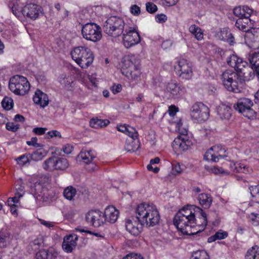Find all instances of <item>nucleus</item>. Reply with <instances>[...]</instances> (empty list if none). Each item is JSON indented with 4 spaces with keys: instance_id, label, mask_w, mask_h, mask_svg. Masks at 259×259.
<instances>
[{
    "instance_id": "obj_1",
    "label": "nucleus",
    "mask_w": 259,
    "mask_h": 259,
    "mask_svg": "<svg viewBox=\"0 0 259 259\" xmlns=\"http://www.w3.org/2000/svg\"><path fill=\"white\" fill-rule=\"evenodd\" d=\"M174 224L184 234L193 235L203 230L207 224L206 214L199 207L188 205L175 215Z\"/></svg>"
},
{
    "instance_id": "obj_2",
    "label": "nucleus",
    "mask_w": 259,
    "mask_h": 259,
    "mask_svg": "<svg viewBox=\"0 0 259 259\" xmlns=\"http://www.w3.org/2000/svg\"><path fill=\"white\" fill-rule=\"evenodd\" d=\"M136 219L147 227H153L158 224L160 215L155 205L143 203L138 205L136 209Z\"/></svg>"
},
{
    "instance_id": "obj_3",
    "label": "nucleus",
    "mask_w": 259,
    "mask_h": 259,
    "mask_svg": "<svg viewBox=\"0 0 259 259\" xmlns=\"http://www.w3.org/2000/svg\"><path fill=\"white\" fill-rule=\"evenodd\" d=\"M245 74L244 72L226 70L223 73L221 77L224 86L229 91L240 93L244 86Z\"/></svg>"
},
{
    "instance_id": "obj_4",
    "label": "nucleus",
    "mask_w": 259,
    "mask_h": 259,
    "mask_svg": "<svg viewBox=\"0 0 259 259\" xmlns=\"http://www.w3.org/2000/svg\"><path fill=\"white\" fill-rule=\"evenodd\" d=\"M70 54L73 60L82 68L88 67L94 60L92 52L87 47H75L71 51Z\"/></svg>"
},
{
    "instance_id": "obj_5",
    "label": "nucleus",
    "mask_w": 259,
    "mask_h": 259,
    "mask_svg": "<svg viewBox=\"0 0 259 259\" xmlns=\"http://www.w3.org/2000/svg\"><path fill=\"white\" fill-rule=\"evenodd\" d=\"M122 18L117 16H111L107 19L104 26V32L108 35L117 37L123 33L125 30V26Z\"/></svg>"
},
{
    "instance_id": "obj_6",
    "label": "nucleus",
    "mask_w": 259,
    "mask_h": 259,
    "mask_svg": "<svg viewBox=\"0 0 259 259\" xmlns=\"http://www.w3.org/2000/svg\"><path fill=\"white\" fill-rule=\"evenodd\" d=\"M9 87L16 95H24L29 90L30 84L26 77L15 75L10 79Z\"/></svg>"
},
{
    "instance_id": "obj_7",
    "label": "nucleus",
    "mask_w": 259,
    "mask_h": 259,
    "mask_svg": "<svg viewBox=\"0 0 259 259\" xmlns=\"http://www.w3.org/2000/svg\"><path fill=\"white\" fill-rule=\"evenodd\" d=\"M121 72L128 79L138 81L140 80L141 71L139 67L129 59H124L121 65Z\"/></svg>"
},
{
    "instance_id": "obj_8",
    "label": "nucleus",
    "mask_w": 259,
    "mask_h": 259,
    "mask_svg": "<svg viewBox=\"0 0 259 259\" xmlns=\"http://www.w3.org/2000/svg\"><path fill=\"white\" fill-rule=\"evenodd\" d=\"M122 35L123 45L126 48H131L140 42V36L137 28L132 25L125 26Z\"/></svg>"
},
{
    "instance_id": "obj_9",
    "label": "nucleus",
    "mask_w": 259,
    "mask_h": 259,
    "mask_svg": "<svg viewBox=\"0 0 259 259\" xmlns=\"http://www.w3.org/2000/svg\"><path fill=\"white\" fill-rule=\"evenodd\" d=\"M81 33L84 38L93 42L100 40L102 37L101 27L94 23L83 25Z\"/></svg>"
},
{
    "instance_id": "obj_10",
    "label": "nucleus",
    "mask_w": 259,
    "mask_h": 259,
    "mask_svg": "<svg viewBox=\"0 0 259 259\" xmlns=\"http://www.w3.org/2000/svg\"><path fill=\"white\" fill-rule=\"evenodd\" d=\"M190 115L195 122L204 121L209 117V110L202 103H195L191 108Z\"/></svg>"
},
{
    "instance_id": "obj_11",
    "label": "nucleus",
    "mask_w": 259,
    "mask_h": 259,
    "mask_svg": "<svg viewBox=\"0 0 259 259\" xmlns=\"http://www.w3.org/2000/svg\"><path fill=\"white\" fill-rule=\"evenodd\" d=\"M12 9L13 14L16 16L19 12H22L24 16L32 20H35L42 14L41 7L34 4H27L23 9L20 10L17 9L15 6H14Z\"/></svg>"
},
{
    "instance_id": "obj_12",
    "label": "nucleus",
    "mask_w": 259,
    "mask_h": 259,
    "mask_svg": "<svg viewBox=\"0 0 259 259\" xmlns=\"http://www.w3.org/2000/svg\"><path fill=\"white\" fill-rule=\"evenodd\" d=\"M253 103L251 100L247 98H240L238 100L234 108L239 113H242L244 116L248 118L252 117L255 115L254 111L251 108Z\"/></svg>"
},
{
    "instance_id": "obj_13",
    "label": "nucleus",
    "mask_w": 259,
    "mask_h": 259,
    "mask_svg": "<svg viewBox=\"0 0 259 259\" xmlns=\"http://www.w3.org/2000/svg\"><path fill=\"white\" fill-rule=\"evenodd\" d=\"M175 70L176 73L182 79H190L193 75L191 64L186 59H181L176 62Z\"/></svg>"
},
{
    "instance_id": "obj_14",
    "label": "nucleus",
    "mask_w": 259,
    "mask_h": 259,
    "mask_svg": "<svg viewBox=\"0 0 259 259\" xmlns=\"http://www.w3.org/2000/svg\"><path fill=\"white\" fill-rule=\"evenodd\" d=\"M226 150L222 146L218 145L211 147L208 150L204 156V159L217 162L219 159H223L227 156L226 154Z\"/></svg>"
},
{
    "instance_id": "obj_15",
    "label": "nucleus",
    "mask_w": 259,
    "mask_h": 259,
    "mask_svg": "<svg viewBox=\"0 0 259 259\" xmlns=\"http://www.w3.org/2000/svg\"><path fill=\"white\" fill-rule=\"evenodd\" d=\"M85 218L87 222L95 227H99L105 223L103 213L98 210L89 211Z\"/></svg>"
},
{
    "instance_id": "obj_16",
    "label": "nucleus",
    "mask_w": 259,
    "mask_h": 259,
    "mask_svg": "<svg viewBox=\"0 0 259 259\" xmlns=\"http://www.w3.org/2000/svg\"><path fill=\"white\" fill-rule=\"evenodd\" d=\"M245 43L253 49H259V28H252L245 33Z\"/></svg>"
},
{
    "instance_id": "obj_17",
    "label": "nucleus",
    "mask_w": 259,
    "mask_h": 259,
    "mask_svg": "<svg viewBox=\"0 0 259 259\" xmlns=\"http://www.w3.org/2000/svg\"><path fill=\"white\" fill-rule=\"evenodd\" d=\"M78 159L82 160L85 163L91 164L90 167L88 168L89 170L93 171L97 169L98 166L92 162L93 159L96 157V154L92 150H82L78 155Z\"/></svg>"
},
{
    "instance_id": "obj_18",
    "label": "nucleus",
    "mask_w": 259,
    "mask_h": 259,
    "mask_svg": "<svg viewBox=\"0 0 259 259\" xmlns=\"http://www.w3.org/2000/svg\"><path fill=\"white\" fill-rule=\"evenodd\" d=\"M192 145V142L188 139L186 135H181L176 138L173 143L174 149H179L181 151L188 150Z\"/></svg>"
},
{
    "instance_id": "obj_19",
    "label": "nucleus",
    "mask_w": 259,
    "mask_h": 259,
    "mask_svg": "<svg viewBox=\"0 0 259 259\" xmlns=\"http://www.w3.org/2000/svg\"><path fill=\"white\" fill-rule=\"evenodd\" d=\"M227 61L228 64L234 68L236 71L243 72V68L248 65L247 62L235 54L230 55Z\"/></svg>"
},
{
    "instance_id": "obj_20",
    "label": "nucleus",
    "mask_w": 259,
    "mask_h": 259,
    "mask_svg": "<svg viewBox=\"0 0 259 259\" xmlns=\"http://www.w3.org/2000/svg\"><path fill=\"white\" fill-rule=\"evenodd\" d=\"M78 236L75 234H72L64 237L62 243L63 249L67 253H71L77 245Z\"/></svg>"
},
{
    "instance_id": "obj_21",
    "label": "nucleus",
    "mask_w": 259,
    "mask_h": 259,
    "mask_svg": "<svg viewBox=\"0 0 259 259\" xmlns=\"http://www.w3.org/2000/svg\"><path fill=\"white\" fill-rule=\"evenodd\" d=\"M126 230L134 236L139 235L142 232L143 224H141L138 220H127L125 222Z\"/></svg>"
},
{
    "instance_id": "obj_22",
    "label": "nucleus",
    "mask_w": 259,
    "mask_h": 259,
    "mask_svg": "<svg viewBox=\"0 0 259 259\" xmlns=\"http://www.w3.org/2000/svg\"><path fill=\"white\" fill-rule=\"evenodd\" d=\"M166 90L172 97L177 98L184 93L185 88L176 82L171 81L166 84Z\"/></svg>"
},
{
    "instance_id": "obj_23",
    "label": "nucleus",
    "mask_w": 259,
    "mask_h": 259,
    "mask_svg": "<svg viewBox=\"0 0 259 259\" xmlns=\"http://www.w3.org/2000/svg\"><path fill=\"white\" fill-rule=\"evenodd\" d=\"M33 100L35 104L39 105L43 108L47 106L49 103L48 95L39 90L35 91Z\"/></svg>"
},
{
    "instance_id": "obj_24",
    "label": "nucleus",
    "mask_w": 259,
    "mask_h": 259,
    "mask_svg": "<svg viewBox=\"0 0 259 259\" xmlns=\"http://www.w3.org/2000/svg\"><path fill=\"white\" fill-rule=\"evenodd\" d=\"M104 216L105 218V222L107 221L110 223H115L119 215L118 210L113 206H108L105 208Z\"/></svg>"
},
{
    "instance_id": "obj_25",
    "label": "nucleus",
    "mask_w": 259,
    "mask_h": 259,
    "mask_svg": "<svg viewBox=\"0 0 259 259\" xmlns=\"http://www.w3.org/2000/svg\"><path fill=\"white\" fill-rule=\"evenodd\" d=\"M117 128L118 131L127 135L132 138L133 140H136L138 138V133L137 131L135 128L131 126L120 125L118 126Z\"/></svg>"
},
{
    "instance_id": "obj_26",
    "label": "nucleus",
    "mask_w": 259,
    "mask_h": 259,
    "mask_svg": "<svg viewBox=\"0 0 259 259\" xmlns=\"http://www.w3.org/2000/svg\"><path fill=\"white\" fill-rule=\"evenodd\" d=\"M197 200L201 206L205 209L209 208L212 201L211 196L206 193L199 194L197 196Z\"/></svg>"
},
{
    "instance_id": "obj_27",
    "label": "nucleus",
    "mask_w": 259,
    "mask_h": 259,
    "mask_svg": "<svg viewBox=\"0 0 259 259\" xmlns=\"http://www.w3.org/2000/svg\"><path fill=\"white\" fill-rule=\"evenodd\" d=\"M217 112L218 116L222 119L228 120L232 114L231 107L226 105L220 106L218 108Z\"/></svg>"
},
{
    "instance_id": "obj_28",
    "label": "nucleus",
    "mask_w": 259,
    "mask_h": 259,
    "mask_svg": "<svg viewBox=\"0 0 259 259\" xmlns=\"http://www.w3.org/2000/svg\"><path fill=\"white\" fill-rule=\"evenodd\" d=\"M231 170L235 172H242L244 174L250 173L251 169L243 163H234L230 164Z\"/></svg>"
},
{
    "instance_id": "obj_29",
    "label": "nucleus",
    "mask_w": 259,
    "mask_h": 259,
    "mask_svg": "<svg viewBox=\"0 0 259 259\" xmlns=\"http://www.w3.org/2000/svg\"><path fill=\"white\" fill-rule=\"evenodd\" d=\"M251 68L256 72L259 78V52L253 53L249 58Z\"/></svg>"
},
{
    "instance_id": "obj_30",
    "label": "nucleus",
    "mask_w": 259,
    "mask_h": 259,
    "mask_svg": "<svg viewBox=\"0 0 259 259\" xmlns=\"http://www.w3.org/2000/svg\"><path fill=\"white\" fill-rule=\"evenodd\" d=\"M220 38L221 39L228 42L231 45L234 42V37L228 28H224L221 30Z\"/></svg>"
},
{
    "instance_id": "obj_31",
    "label": "nucleus",
    "mask_w": 259,
    "mask_h": 259,
    "mask_svg": "<svg viewBox=\"0 0 259 259\" xmlns=\"http://www.w3.org/2000/svg\"><path fill=\"white\" fill-rule=\"evenodd\" d=\"M190 32L195 36L196 39L198 40H201L203 39V31L198 26L196 25H191L189 28Z\"/></svg>"
},
{
    "instance_id": "obj_32",
    "label": "nucleus",
    "mask_w": 259,
    "mask_h": 259,
    "mask_svg": "<svg viewBox=\"0 0 259 259\" xmlns=\"http://www.w3.org/2000/svg\"><path fill=\"white\" fill-rule=\"evenodd\" d=\"M245 259H259V246L254 245L249 249L246 254Z\"/></svg>"
},
{
    "instance_id": "obj_33",
    "label": "nucleus",
    "mask_w": 259,
    "mask_h": 259,
    "mask_svg": "<svg viewBox=\"0 0 259 259\" xmlns=\"http://www.w3.org/2000/svg\"><path fill=\"white\" fill-rule=\"evenodd\" d=\"M42 167L48 171L56 170V157H52L46 159L43 163Z\"/></svg>"
},
{
    "instance_id": "obj_34",
    "label": "nucleus",
    "mask_w": 259,
    "mask_h": 259,
    "mask_svg": "<svg viewBox=\"0 0 259 259\" xmlns=\"http://www.w3.org/2000/svg\"><path fill=\"white\" fill-rule=\"evenodd\" d=\"M68 166L69 163L66 158L56 157V170H64Z\"/></svg>"
},
{
    "instance_id": "obj_35",
    "label": "nucleus",
    "mask_w": 259,
    "mask_h": 259,
    "mask_svg": "<svg viewBox=\"0 0 259 259\" xmlns=\"http://www.w3.org/2000/svg\"><path fill=\"white\" fill-rule=\"evenodd\" d=\"M249 190L251 195L252 201L259 203V185L250 186Z\"/></svg>"
},
{
    "instance_id": "obj_36",
    "label": "nucleus",
    "mask_w": 259,
    "mask_h": 259,
    "mask_svg": "<svg viewBox=\"0 0 259 259\" xmlns=\"http://www.w3.org/2000/svg\"><path fill=\"white\" fill-rule=\"evenodd\" d=\"M18 165L20 166H24L27 164H29L31 160L30 158V153H26L23 154L17 158L15 159Z\"/></svg>"
},
{
    "instance_id": "obj_37",
    "label": "nucleus",
    "mask_w": 259,
    "mask_h": 259,
    "mask_svg": "<svg viewBox=\"0 0 259 259\" xmlns=\"http://www.w3.org/2000/svg\"><path fill=\"white\" fill-rule=\"evenodd\" d=\"M76 194L75 188L72 186L66 188L63 192L64 196L66 199L69 200H72Z\"/></svg>"
},
{
    "instance_id": "obj_38",
    "label": "nucleus",
    "mask_w": 259,
    "mask_h": 259,
    "mask_svg": "<svg viewBox=\"0 0 259 259\" xmlns=\"http://www.w3.org/2000/svg\"><path fill=\"white\" fill-rule=\"evenodd\" d=\"M109 123L108 120H102L99 119H92L90 121V124L94 128H99L106 126Z\"/></svg>"
},
{
    "instance_id": "obj_39",
    "label": "nucleus",
    "mask_w": 259,
    "mask_h": 259,
    "mask_svg": "<svg viewBox=\"0 0 259 259\" xmlns=\"http://www.w3.org/2000/svg\"><path fill=\"white\" fill-rule=\"evenodd\" d=\"M46 154L45 150H37L30 154L31 160L35 161L40 160L46 155Z\"/></svg>"
},
{
    "instance_id": "obj_40",
    "label": "nucleus",
    "mask_w": 259,
    "mask_h": 259,
    "mask_svg": "<svg viewBox=\"0 0 259 259\" xmlns=\"http://www.w3.org/2000/svg\"><path fill=\"white\" fill-rule=\"evenodd\" d=\"M191 259H209V256L205 251L198 250L193 253Z\"/></svg>"
},
{
    "instance_id": "obj_41",
    "label": "nucleus",
    "mask_w": 259,
    "mask_h": 259,
    "mask_svg": "<svg viewBox=\"0 0 259 259\" xmlns=\"http://www.w3.org/2000/svg\"><path fill=\"white\" fill-rule=\"evenodd\" d=\"M134 140L125 146V149L127 152H134L137 151L140 148V144L139 141H135Z\"/></svg>"
},
{
    "instance_id": "obj_42",
    "label": "nucleus",
    "mask_w": 259,
    "mask_h": 259,
    "mask_svg": "<svg viewBox=\"0 0 259 259\" xmlns=\"http://www.w3.org/2000/svg\"><path fill=\"white\" fill-rule=\"evenodd\" d=\"M2 105L5 109L9 110L13 107V100L10 97H5L2 101Z\"/></svg>"
},
{
    "instance_id": "obj_43",
    "label": "nucleus",
    "mask_w": 259,
    "mask_h": 259,
    "mask_svg": "<svg viewBox=\"0 0 259 259\" xmlns=\"http://www.w3.org/2000/svg\"><path fill=\"white\" fill-rule=\"evenodd\" d=\"M249 21H243V19H238L236 20L235 26L239 29L244 32H246V33L248 32V29L247 28V25Z\"/></svg>"
},
{
    "instance_id": "obj_44",
    "label": "nucleus",
    "mask_w": 259,
    "mask_h": 259,
    "mask_svg": "<svg viewBox=\"0 0 259 259\" xmlns=\"http://www.w3.org/2000/svg\"><path fill=\"white\" fill-rule=\"evenodd\" d=\"M243 8L244 9V13H243L244 20L250 22L251 19H250V17L254 14V11L247 6H243Z\"/></svg>"
},
{
    "instance_id": "obj_45",
    "label": "nucleus",
    "mask_w": 259,
    "mask_h": 259,
    "mask_svg": "<svg viewBox=\"0 0 259 259\" xmlns=\"http://www.w3.org/2000/svg\"><path fill=\"white\" fill-rule=\"evenodd\" d=\"M172 167L175 175L182 173L185 169V166L183 164L176 161L172 163Z\"/></svg>"
},
{
    "instance_id": "obj_46",
    "label": "nucleus",
    "mask_w": 259,
    "mask_h": 259,
    "mask_svg": "<svg viewBox=\"0 0 259 259\" xmlns=\"http://www.w3.org/2000/svg\"><path fill=\"white\" fill-rule=\"evenodd\" d=\"M30 246L34 250L39 249L43 246V240L42 239H36L30 243Z\"/></svg>"
},
{
    "instance_id": "obj_47",
    "label": "nucleus",
    "mask_w": 259,
    "mask_h": 259,
    "mask_svg": "<svg viewBox=\"0 0 259 259\" xmlns=\"http://www.w3.org/2000/svg\"><path fill=\"white\" fill-rule=\"evenodd\" d=\"M146 8L147 12L149 13H154L157 11V7L152 3L148 2L146 4Z\"/></svg>"
},
{
    "instance_id": "obj_48",
    "label": "nucleus",
    "mask_w": 259,
    "mask_h": 259,
    "mask_svg": "<svg viewBox=\"0 0 259 259\" xmlns=\"http://www.w3.org/2000/svg\"><path fill=\"white\" fill-rule=\"evenodd\" d=\"M183 125V124L181 119H180L178 122H177V127L181 135H187L188 129L186 127H184Z\"/></svg>"
},
{
    "instance_id": "obj_49",
    "label": "nucleus",
    "mask_w": 259,
    "mask_h": 259,
    "mask_svg": "<svg viewBox=\"0 0 259 259\" xmlns=\"http://www.w3.org/2000/svg\"><path fill=\"white\" fill-rule=\"evenodd\" d=\"M47 252L48 253L47 255V259H56L58 255L57 251L53 248H50L47 250Z\"/></svg>"
},
{
    "instance_id": "obj_50",
    "label": "nucleus",
    "mask_w": 259,
    "mask_h": 259,
    "mask_svg": "<svg viewBox=\"0 0 259 259\" xmlns=\"http://www.w3.org/2000/svg\"><path fill=\"white\" fill-rule=\"evenodd\" d=\"M130 12L134 16H139L141 13V9L137 5H133L130 7Z\"/></svg>"
},
{
    "instance_id": "obj_51",
    "label": "nucleus",
    "mask_w": 259,
    "mask_h": 259,
    "mask_svg": "<svg viewBox=\"0 0 259 259\" xmlns=\"http://www.w3.org/2000/svg\"><path fill=\"white\" fill-rule=\"evenodd\" d=\"M47 250L42 249L40 250L38 252L36 253V259H47Z\"/></svg>"
},
{
    "instance_id": "obj_52",
    "label": "nucleus",
    "mask_w": 259,
    "mask_h": 259,
    "mask_svg": "<svg viewBox=\"0 0 259 259\" xmlns=\"http://www.w3.org/2000/svg\"><path fill=\"white\" fill-rule=\"evenodd\" d=\"M37 138L36 137H32L30 141L26 142V143L29 146H34L36 148L42 147V145L37 143Z\"/></svg>"
},
{
    "instance_id": "obj_53",
    "label": "nucleus",
    "mask_w": 259,
    "mask_h": 259,
    "mask_svg": "<svg viewBox=\"0 0 259 259\" xmlns=\"http://www.w3.org/2000/svg\"><path fill=\"white\" fill-rule=\"evenodd\" d=\"M155 18L156 21L159 23H164L167 19V16L163 14H157Z\"/></svg>"
},
{
    "instance_id": "obj_54",
    "label": "nucleus",
    "mask_w": 259,
    "mask_h": 259,
    "mask_svg": "<svg viewBox=\"0 0 259 259\" xmlns=\"http://www.w3.org/2000/svg\"><path fill=\"white\" fill-rule=\"evenodd\" d=\"M6 128L10 131L16 132L19 128L18 124H15L13 122H8L6 125Z\"/></svg>"
},
{
    "instance_id": "obj_55",
    "label": "nucleus",
    "mask_w": 259,
    "mask_h": 259,
    "mask_svg": "<svg viewBox=\"0 0 259 259\" xmlns=\"http://www.w3.org/2000/svg\"><path fill=\"white\" fill-rule=\"evenodd\" d=\"M42 186L39 183L35 184L34 186V190L32 189V192H34V194L36 195L37 196H41V194H39L41 193L40 191L41 190Z\"/></svg>"
},
{
    "instance_id": "obj_56",
    "label": "nucleus",
    "mask_w": 259,
    "mask_h": 259,
    "mask_svg": "<svg viewBox=\"0 0 259 259\" xmlns=\"http://www.w3.org/2000/svg\"><path fill=\"white\" fill-rule=\"evenodd\" d=\"M122 259H144V257L140 254L132 253L127 254Z\"/></svg>"
},
{
    "instance_id": "obj_57",
    "label": "nucleus",
    "mask_w": 259,
    "mask_h": 259,
    "mask_svg": "<svg viewBox=\"0 0 259 259\" xmlns=\"http://www.w3.org/2000/svg\"><path fill=\"white\" fill-rule=\"evenodd\" d=\"M214 235L217 240H220L226 238L228 236V233L225 231H219L216 232Z\"/></svg>"
},
{
    "instance_id": "obj_58",
    "label": "nucleus",
    "mask_w": 259,
    "mask_h": 259,
    "mask_svg": "<svg viewBox=\"0 0 259 259\" xmlns=\"http://www.w3.org/2000/svg\"><path fill=\"white\" fill-rule=\"evenodd\" d=\"M179 0H161L163 5L166 7L175 6L178 2Z\"/></svg>"
},
{
    "instance_id": "obj_59",
    "label": "nucleus",
    "mask_w": 259,
    "mask_h": 259,
    "mask_svg": "<svg viewBox=\"0 0 259 259\" xmlns=\"http://www.w3.org/2000/svg\"><path fill=\"white\" fill-rule=\"evenodd\" d=\"M20 197H18V195H16L15 193V196L12 198H9L8 199L7 202L9 206H12V205H14L15 203H17L19 201V198Z\"/></svg>"
},
{
    "instance_id": "obj_60",
    "label": "nucleus",
    "mask_w": 259,
    "mask_h": 259,
    "mask_svg": "<svg viewBox=\"0 0 259 259\" xmlns=\"http://www.w3.org/2000/svg\"><path fill=\"white\" fill-rule=\"evenodd\" d=\"M111 90L114 94L119 93L122 90V86L120 84H114L111 88Z\"/></svg>"
},
{
    "instance_id": "obj_61",
    "label": "nucleus",
    "mask_w": 259,
    "mask_h": 259,
    "mask_svg": "<svg viewBox=\"0 0 259 259\" xmlns=\"http://www.w3.org/2000/svg\"><path fill=\"white\" fill-rule=\"evenodd\" d=\"M73 149L72 146L69 144L65 145L62 148L63 151L66 154H69L71 153Z\"/></svg>"
},
{
    "instance_id": "obj_62",
    "label": "nucleus",
    "mask_w": 259,
    "mask_h": 259,
    "mask_svg": "<svg viewBox=\"0 0 259 259\" xmlns=\"http://www.w3.org/2000/svg\"><path fill=\"white\" fill-rule=\"evenodd\" d=\"M68 11L65 9H62L60 12H57V15L61 19H64L68 16Z\"/></svg>"
},
{
    "instance_id": "obj_63",
    "label": "nucleus",
    "mask_w": 259,
    "mask_h": 259,
    "mask_svg": "<svg viewBox=\"0 0 259 259\" xmlns=\"http://www.w3.org/2000/svg\"><path fill=\"white\" fill-rule=\"evenodd\" d=\"M46 131L47 128L43 127H35L33 130V132L38 135L44 134Z\"/></svg>"
},
{
    "instance_id": "obj_64",
    "label": "nucleus",
    "mask_w": 259,
    "mask_h": 259,
    "mask_svg": "<svg viewBox=\"0 0 259 259\" xmlns=\"http://www.w3.org/2000/svg\"><path fill=\"white\" fill-rule=\"evenodd\" d=\"M178 111V108L174 105L170 106L168 108V113L170 116H173Z\"/></svg>"
}]
</instances>
